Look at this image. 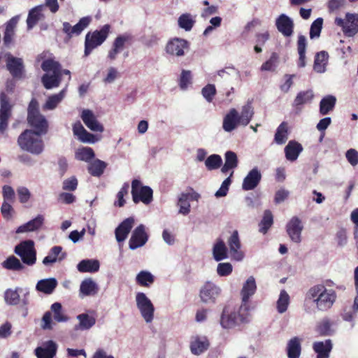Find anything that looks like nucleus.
<instances>
[{"mask_svg": "<svg viewBox=\"0 0 358 358\" xmlns=\"http://www.w3.org/2000/svg\"><path fill=\"white\" fill-rule=\"evenodd\" d=\"M337 294L332 289H327L322 283L310 287L305 294L303 308L308 314L317 311L325 312L329 310L336 302Z\"/></svg>", "mask_w": 358, "mask_h": 358, "instance_id": "1", "label": "nucleus"}, {"mask_svg": "<svg viewBox=\"0 0 358 358\" xmlns=\"http://www.w3.org/2000/svg\"><path fill=\"white\" fill-rule=\"evenodd\" d=\"M248 310H241V306L238 308L226 306L224 308L220 316V323L225 329H233L241 323L248 322Z\"/></svg>", "mask_w": 358, "mask_h": 358, "instance_id": "2", "label": "nucleus"}, {"mask_svg": "<svg viewBox=\"0 0 358 358\" xmlns=\"http://www.w3.org/2000/svg\"><path fill=\"white\" fill-rule=\"evenodd\" d=\"M43 134L31 129H27L18 137V145L24 150L34 155H39L44 148L43 142L41 138V135Z\"/></svg>", "mask_w": 358, "mask_h": 358, "instance_id": "3", "label": "nucleus"}, {"mask_svg": "<svg viewBox=\"0 0 358 358\" xmlns=\"http://www.w3.org/2000/svg\"><path fill=\"white\" fill-rule=\"evenodd\" d=\"M27 120L29 125L35 129V132L45 134L48 131V123L45 116L38 110V103L32 99L28 107Z\"/></svg>", "mask_w": 358, "mask_h": 358, "instance_id": "4", "label": "nucleus"}, {"mask_svg": "<svg viewBox=\"0 0 358 358\" xmlns=\"http://www.w3.org/2000/svg\"><path fill=\"white\" fill-rule=\"evenodd\" d=\"M135 303L143 320L150 324L155 318V306L151 300L143 293L138 292L135 295Z\"/></svg>", "mask_w": 358, "mask_h": 358, "instance_id": "5", "label": "nucleus"}, {"mask_svg": "<svg viewBox=\"0 0 358 358\" xmlns=\"http://www.w3.org/2000/svg\"><path fill=\"white\" fill-rule=\"evenodd\" d=\"M110 30V26L105 24L100 30L93 33H88L85 36V55H89L92 50L101 45L107 38Z\"/></svg>", "mask_w": 358, "mask_h": 358, "instance_id": "6", "label": "nucleus"}, {"mask_svg": "<svg viewBox=\"0 0 358 358\" xmlns=\"http://www.w3.org/2000/svg\"><path fill=\"white\" fill-rule=\"evenodd\" d=\"M131 195L135 203L141 201L148 205L152 201L153 191L150 187L143 186L139 180L134 179L131 182Z\"/></svg>", "mask_w": 358, "mask_h": 358, "instance_id": "7", "label": "nucleus"}, {"mask_svg": "<svg viewBox=\"0 0 358 358\" xmlns=\"http://www.w3.org/2000/svg\"><path fill=\"white\" fill-rule=\"evenodd\" d=\"M15 252L22 259L24 264L32 266L36 261V252L32 241H23L15 248Z\"/></svg>", "mask_w": 358, "mask_h": 358, "instance_id": "8", "label": "nucleus"}, {"mask_svg": "<svg viewBox=\"0 0 358 358\" xmlns=\"http://www.w3.org/2000/svg\"><path fill=\"white\" fill-rule=\"evenodd\" d=\"M335 23L348 37H352L358 32V14L347 13L345 19L336 17Z\"/></svg>", "mask_w": 358, "mask_h": 358, "instance_id": "9", "label": "nucleus"}, {"mask_svg": "<svg viewBox=\"0 0 358 358\" xmlns=\"http://www.w3.org/2000/svg\"><path fill=\"white\" fill-rule=\"evenodd\" d=\"M221 288L213 282H206L200 288L199 297L205 303H215L221 294Z\"/></svg>", "mask_w": 358, "mask_h": 358, "instance_id": "10", "label": "nucleus"}, {"mask_svg": "<svg viewBox=\"0 0 358 358\" xmlns=\"http://www.w3.org/2000/svg\"><path fill=\"white\" fill-rule=\"evenodd\" d=\"M257 284L255 278L253 276H250L243 284L241 290V295L242 299V303L241 305V310L249 309L248 301L256 292Z\"/></svg>", "mask_w": 358, "mask_h": 358, "instance_id": "11", "label": "nucleus"}, {"mask_svg": "<svg viewBox=\"0 0 358 358\" xmlns=\"http://www.w3.org/2000/svg\"><path fill=\"white\" fill-rule=\"evenodd\" d=\"M148 240V235L143 224L138 226L133 231L129 241V247L134 250L143 246Z\"/></svg>", "mask_w": 358, "mask_h": 358, "instance_id": "12", "label": "nucleus"}, {"mask_svg": "<svg viewBox=\"0 0 358 358\" xmlns=\"http://www.w3.org/2000/svg\"><path fill=\"white\" fill-rule=\"evenodd\" d=\"M11 113L12 106L8 103L6 95L2 92L0 95V133L6 131Z\"/></svg>", "mask_w": 358, "mask_h": 358, "instance_id": "13", "label": "nucleus"}, {"mask_svg": "<svg viewBox=\"0 0 358 358\" xmlns=\"http://www.w3.org/2000/svg\"><path fill=\"white\" fill-rule=\"evenodd\" d=\"M187 48L188 42L186 40L174 38L167 43L165 50L170 55L182 57L185 55V50Z\"/></svg>", "mask_w": 358, "mask_h": 358, "instance_id": "14", "label": "nucleus"}, {"mask_svg": "<svg viewBox=\"0 0 358 358\" xmlns=\"http://www.w3.org/2000/svg\"><path fill=\"white\" fill-rule=\"evenodd\" d=\"M227 243L231 258L238 262L242 261L244 258V253L241 250V244L238 231L235 230L232 232L227 241Z\"/></svg>", "mask_w": 358, "mask_h": 358, "instance_id": "15", "label": "nucleus"}, {"mask_svg": "<svg viewBox=\"0 0 358 358\" xmlns=\"http://www.w3.org/2000/svg\"><path fill=\"white\" fill-rule=\"evenodd\" d=\"M210 346L208 338L206 336L196 335L191 337L190 351L194 355H200L206 352Z\"/></svg>", "mask_w": 358, "mask_h": 358, "instance_id": "16", "label": "nucleus"}, {"mask_svg": "<svg viewBox=\"0 0 358 358\" xmlns=\"http://www.w3.org/2000/svg\"><path fill=\"white\" fill-rule=\"evenodd\" d=\"M262 180V173L257 167L251 169L243 178L242 189L245 191L255 189Z\"/></svg>", "mask_w": 358, "mask_h": 358, "instance_id": "17", "label": "nucleus"}, {"mask_svg": "<svg viewBox=\"0 0 358 358\" xmlns=\"http://www.w3.org/2000/svg\"><path fill=\"white\" fill-rule=\"evenodd\" d=\"M301 220L297 217H293L287 224V232L291 240L296 243L301 241V234L303 230Z\"/></svg>", "mask_w": 358, "mask_h": 358, "instance_id": "18", "label": "nucleus"}, {"mask_svg": "<svg viewBox=\"0 0 358 358\" xmlns=\"http://www.w3.org/2000/svg\"><path fill=\"white\" fill-rule=\"evenodd\" d=\"M275 25L278 31L285 37L287 38L292 36L294 33V22L285 14H281L276 19Z\"/></svg>", "mask_w": 358, "mask_h": 358, "instance_id": "19", "label": "nucleus"}, {"mask_svg": "<svg viewBox=\"0 0 358 358\" xmlns=\"http://www.w3.org/2000/svg\"><path fill=\"white\" fill-rule=\"evenodd\" d=\"M73 133L80 142L84 143H94L98 141L95 136L89 133L79 121L73 124Z\"/></svg>", "mask_w": 358, "mask_h": 358, "instance_id": "20", "label": "nucleus"}, {"mask_svg": "<svg viewBox=\"0 0 358 358\" xmlns=\"http://www.w3.org/2000/svg\"><path fill=\"white\" fill-rule=\"evenodd\" d=\"M81 119L91 131L98 132L103 131L104 129L103 125L99 122L92 110L88 109L83 110L81 113Z\"/></svg>", "mask_w": 358, "mask_h": 358, "instance_id": "21", "label": "nucleus"}, {"mask_svg": "<svg viewBox=\"0 0 358 358\" xmlns=\"http://www.w3.org/2000/svg\"><path fill=\"white\" fill-rule=\"evenodd\" d=\"M57 345L53 341H48L35 349L37 358H53L57 352Z\"/></svg>", "mask_w": 358, "mask_h": 358, "instance_id": "22", "label": "nucleus"}, {"mask_svg": "<svg viewBox=\"0 0 358 358\" xmlns=\"http://www.w3.org/2000/svg\"><path fill=\"white\" fill-rule=\"evenodd\" d=\"M134 221L133 217H129L123 220L115 229V234L117 242H122L127 238L128 234L134 226Z\"/></svg>", "mask_w": 358, "mask_h": 358, "instance_id": "23", "label": "nucleus"}, {"mask_svg": "<svg viewBox=\"0 0 358 358\" xmlns=\"http://www.w3.org/2000/svg\"><path fill=\"white\" fill-rule=\"evenodd\" d=\"M6 58L7 69L10 74L15 78H20L23 71V61L21 58H17L8 54Z\"/></svg>", "mask_w": 358, "mask_h": 358, "instance_id": "24", "label": "nucleus"}, {"mask_svg": "<svg viewBox=\"0 0 358 358\" xmlns=\"http://www.w3.org/2000/svg\"><path fill=\"white\" fill-rule=\"evenodd\" d=\"M66 257V253L62 252L61 246H54L50 251L48 255L43 259V264L45 266H50L56 262H61Z\"/></svg>", "mask_w": 358, "mask_h": 358, "instance_id": "25", "label": "nucleus"}, {"mask_svg": "<svg viewBox=\"0 0 358 358\" xmlns=\"http://www.w3.org/2000/svg\"><path fill=\"white\" fill-rule=\"evenodd\" d=\"M333 344L330 339L324 341H317L313 345V349L317 354L316 358H329Z\"/></svg>", "mask_w": 358, "mask_h": 358, "instance_id": "26", "label": "nucleus"}, {"mask_svg": "<svg viewBox=\"0 0 358 358\" xmlns=\"http://www.w3.org/2000/svg\"><path fill=\"white\" fill-rule=\"evenodd\" d=\"M238 125V113L235 108H231L223 119L222 128L225 131L231 132Z\"/></svg>", "mask_w": 358, "mask_h": 358, "instance_id": "27", "label": "nucleus"}, {"mask_svg": "<svg viewBox=\"0 0 358 358\" xmlns=\"http://www.w3.org/2000/svg\"><path fill=\"white\" fill-rule=\"evenodd\" d=\"M67 85L59 93L52 94L48 96L45 103L43 106V110H55L57 106L63 101L66 95Z\"/></svg>", "mask_w": 358, "mask_h": 358, "instance_id": "28", "label": "nucleus"}, {"mask_svg": "<svg viewBox=\"0 0 358 358\" xmlns=\"http://www.w3.org/2000/svg\"><path fill=\"white\" fill-rule=\"evenodd\" d=\"M99 286L91 278H85L80 285V295L81 296H94L98 293Z\"/></svg>", "mask_w": 358, "mask_h": 358, "instance_id": "29", "label": "nucleus"}, {"mask_svg": "<svg viewBox=\"0 0 358 358\" xmlns=\"http://www.w3.org/2000/svg\"><path fill=\"white\" fill-rule=\"evenodd\" d=\"M62 82V72L45 73L41 78V83L47 90H52L59 86Z\"/></svg>", "mask_w": 358, "mask_h": 358, "instance_id": "30", "label": "nucleus"}, {"mask_svg": "<svg viewBox=\"0 0 358 358\" xmlns=\"http://www.w3.org/2000/svg\"><path fill=\"white\" fill-rule=\"evenodd\" d=\"M303 150L302 145L295 141H290L285 148V157L288 161L294 162Z\"/></svg>", "mask_w": 358, "mask_h": 358, "instance_id": "31", "label": "nucleus"}, {"mask_svg": "<svg viewBox=\"0 0 358 358\" xmlns=\"http://www.w3.org/2000/svg\"><path fill=\"white\" fill-rule=\"evenodd\" d=\"M78 324L74 327L75 330H89L96 323V318L88 313H81L76 316Z\"/></svg>", "mask_w": 358, "mask_h": 358, "instance_id": "32", "label": "nucleus"}, {"mask_svg": "<svg viewBox=\"0 0 358 358\" xmlns=\"http://www.w3.org/2000/svg\"><path fill=\"white\" fill-rule=\"evenodd\" d=\"M57 280L55 278L42 279L38 281L36 289L45 294H51L57 286Z\"/></svg>", "mask_w": 358, "mask_h": 358, "instance_id": "33", "label": "nucleus"}, {"mask_svg": "<svg viewBox=\"0 0 358 358\" xmlns=\"http://www.w3.org/2000/svg\"><path fill=\"white\" fill-rule=\"evenodd\" d=\"M329 54L326 51H320L315 56L313 64V69L318 73H323L327 70V65L328 64Z\"/></svg>", "mask_w": 358, "mask_h": 358, "instance_id": "34", "label": "nucleus"}, {"mask_svg": "<svg viewBox=\"0 0 358 358\" xmlns=\"http://www.w3.org/2000/svg\"><path fill=\"white\" fill-rule=\"evenodd\" d=\"M99 262L94 259H83L77 265V269L80 273H95L99 270Z\"/></svg>", "mask_w": 358, "mask_h": 358, "instance_id": "35", "label": "nucleus"}, {"mask_svg": "<svg viewBox=\"0 0 358 358\" xmlns=\"http://www.w3.org/2000/svg\"><path fill=\"white\" fill-rule=\"evenodd\" d=\"M307 48V38L305 36L299 34L297 40V51L299 54L298 66L303 68L306 65V53Z\"/></svg>", "mask_w": 358, "mask_h": 358, "instance_id": "36", "label": "nucleus"}, {"mask_svg": "<svg viewBox=\"0 0 358 358\" xmlns=\"http://www.w3.org/2000/svg\"><path fill=\"white\" fill-rule=\"evenodd\" d=\"M213 256L216 262H220L228 258V250L222 239H217L213 245Z\"/></svg>", "mask_w": 358, "mask_h": 358, "instance_id": "37", "label": "nucleus"}, {"mask_svg": "<svg viewBox=\"0 0 358 358\" xmlns=\"http://www.w3.org/2000/svg\"><path fill=\"white\" fill-rule=\"evenodd\" d=\"M238 165L237 155L231 150L227 151L224 154V164L221 169L223 173H227L229 170L236 169Z\"/></svg>", "mask_w": 358, "mask_h": 358, "instance_id": "38", "label": "nucleus"}, {"mask_svg": "<svg viewBox=\"0 0 358 358\" xmlns=\"http://www.w3.org/2000/svg\"><path fill=\"white\" fill-rule=\"evenodd\" d=\"M43 5L33 8L29 12L27 19L28 29H32L43 17Z\"/></svg>", "mask_w": 358, "mask_h": 358, "instance_id": "39", "label": "nucleus"}, {"mask_svg": "<svg viewBox=\"0 0 358 358\" xmlns=\"http://www.w3.org/2000/svg\"><path fill=\"white\" fill-rule=\"evenodd\" d=\"M22 289L17 287L15 289L8 288L4 292V301L7 305L17 306L20 303V292Z\"/></svg>", "mask_w": 358, "mask_h": 358, "instance_id": "40", "label": "nucleus"}, {"mask_svg": "<svg viewBox=\"0 0 358 358\" xmlns=\"http://www.w3.org/2000/svg\"><path fill=\"white\" fill-rule=\"evenodd\" d=\"M44 218L42 215H39L34 219L29 221L26 224L21 225L17 228L16 232L17 234L34 231L41 227L43 222Z\"/></svg>", "mask_w": 358, "mask_h": 358, "instance_id": "41", "label": "nucleus"}, {"mask_svg": "<svg viewBox=\"0 0 358 358\" xmlns=\"http://www.w3.org/2000/svg\"><path fill=\"white\" fill-rule=\"evenodd\" d=\"M336 98L333 95H327L322 99L320 103V113L322 115H327L334 110Z\"/></svg>", "mask_w": 358, "mask_h": 358, "instance_id": "42", "label": "nucleus"}, {"mask_svg": "<svg viewBox=\"0 0 358 358\" xmlns=\"http://www.w3.org/2000/svg\"><path fill=\"white\" fill-rule=\"evenodd\" d=\"M254 115V110L250 102L242 107L241 115L238 114L239 124L241 126H247Z\"/></svg>", "mask_w": 358, "mask_h": 358, "instance_id": "43", "label": "nucleus"}, {"mask_svg": "<svg viewBox=\"0 0 358 358\" xmlns=\"http://www.w3.org/2000/svg\"><path fill=\"white\" fill-rule=\"evenodd\" d=\"M301 341L297 337L292 338L287 343V351L288 358H299L301 355Z\"/></svg>", "mask_w": 358, "mask_h": 358, "instance_id": "44", "label": "nucleus"}, {"mask_svg": "<svg viewBox=\"0 0 358 358\" xmlns=\"http://www.w3.org/2000/svg\"><path fill=\"white\" fill-rule=\"evenodd\" d=\"M314 97L313 92L311 90L299 92L293 102V106L297 108L300 106L310 103Z\"/></svg>", "mask_w": 358, "mask_h": 358, "instance_id": "45", "label": "nucleus"}, {"mask_svg": "<svg viewBox=\"0 0 358 358\" xmlns=\"http://www.w3.org/2000/svg\"><path fill=\"white\" fill-rule=\"evenodd\" d=\"M289 295L285 289L281 290L278 299L276 302V308L278 312L280 314L285 313L289 307Z\"/></svg>", "mask_w": 358, "mask_h": 358, "instance_id": "46", "label": "nucleus"}, {"mask_svg": "<svg viewBox=\"0 0 358 358\" xmlns=\"http://www.w3.org/2000/svg\"><path fill=\"white\" fill-rule=\"evenodd\" d=\"M106 166L107 164L106 162L96 159L90 163L88 171L92 176L99 177L103 174Z\"/></svg>", "mask_w": 358, "mask_h": 358, "instance_id": "47", "label": "nucleus"}, {"mask_svg": "<svg viewBox=\"0 0 358 358\" xmlns=\"http://www.w3.org/2000/svg\"><path fill=\"white\" fill-rule=\"evenodd\" d=\"M95 156L94 152L92 148L90 147H82L76 151L75 157L76 159L90 162Z\"/></svg>", "mask_w": 358, "mask_h": 358, "instance_id": "48", "label": "nucleus"}, {"mask_svg": "<svg viewBox=\"0 0 358 358\" xmlns=\"http://www.w3.org/2000/svg\"><path fill=\"white\" fill-rule=\"evenodd\" d=\"M288 139V129L287 123L283 122H282L278 127L277 128L274 141L278 145H282L285 143V142Z\"/></svg>", "mask_w": 358, "mask_h": 358, "instance_id": "49", "label": "nucleus"}, {"mask_svg": "<svg viewBox=\"0 0 358 358\" xmlns=\"http://www.w3.org/2000/svg\"><path fill=\"white\" fill-rule=\"evenodd\" d=\"M41 69L45 73H54L62 72L59 63L53 59H46L41 64Z\"/></svg>", "mask_w": 358, "mask_h": 358, "instance_id": "50", "label": "nucleus"}, {"mask_svg": "<svg viewBox=\"0 0 358 358\" xmlns=\"http://www.w3.org/2000/svg\"><path fill=\"white\" fill-rule=\"evenodd\" d=\"M195 23L194 17L190 13L182 14L178 20V24L180 28L186 31H190Z\"/></svg>", "mask_w": 358, "mask_h": 358, "instance_id": "51", "label": "nucleus"}, {"mask_svg": "<svg viewBox=\"0 0 358 358\" xmlns=\"http://www.w3.org/2000/svg\"><path fill=\"white\" fill-rule=\"evenodd\" d=\"M1 265L4 268L10 271H18L24 268V266L20 261L13 255L8 257L2 262Z\"/></svg>", "mask_w": 358, "mask_h": 358, "instance_id": "52", "label": "nucleus"}, {"mask_svg": "<svg viewBox=\"0 0 358 358\" xmlns=\"http://www.w3.org/2000/svg\"><path fill=\"white\" fill-rule=\"evenodd\" d=\"M91 22L90 17H83L73 27H71L69 38L78 36L90 24Z\"/></svg>", "mask_w": 358, "mask_h": 358, "instance_id": "53", "label": "nucleus"}, {"mask_svg": "<svg viewBox=\"0 0 358 358\" xmlns=\"http://www.w3.org/2000/svg\"><path fill=\"white\" fill-rule=\"evenodd\" d=\"M136 281L141 286L150 287L154 282V276L149 271H141L137 274Z\"/></svg>", "mask_w": 358, "mask_h": 358, "instance_id": "54", "label": "nucleus"}, {"mask_svg": "<svg viewBox=\"0 0 358 358\" xmlns=\"http://www.w3.org/2000/svg\"><path fill=\"white\" fill-rule=\"evenodd\" d=\"M222 164V157L217 154H213L208 156L205 160V166L209 171L218 169Z\"/></svg>", "mask_w": 358, "mask_h": 358, "instance_id": "55", "label": "nucleus"}, {"mask_svg": "<svg viewBox=\"0 0 358 358\" xmlns=\"http://www.w3.org/2000/svg\"><path fill=\"white\" fill-rule=\"evenodd\" d=\"M177 206L179 207L178 212L180 214L187 215L189 213L191 207L189 200L185 193H182L179 195Z\"/></svg>", "mask_w": 358, "mask_h": 358, "instance_id": "56", "label": "nucleus"}, {"mask_svg": "<svg viewBox=\"0 0 358 358\" xmlns=\"http://www.w3.org/2000/svg\"><path fill=\"white\" fill-rule=\"evenodd\" d=\"M192 84V76L189 70H182L179 78L178 85L180 88L185 91Z\"/></svg>", "mask_w": 358, "mask_h": 358, "instance_id": "57", "label": "nucleus"}, {"mask_svg": "<svg viewBox=\"0 0 358 358\" xmlns=\"http://www.w3.org/2000/svg\"><path fill=\"white\" fill-rule=\"evenodd\" d=\"M51 310L53 312L54 320L58 322H65L69 320V317L62 312V304L55 302L51 306Z\"/></svg>", "mask_w": 358, "mask_h": 358, "instance_id": "58", "label": "nucleus"}, {"mask_svg": "<svg viewBox=\"0 0 358 358\" xmlns=\"http://www.w3.org/2000/svg\"><path fill=\"white\" fill-rule=\"evenodd\" d=\"M273 215L268 210L264 211L263 218L259 224V231L266 234L273 224Z\"/></svg>", "mask_w": 358, "mask_h": 358, "instance_id": "59", "label": "nucleus"}, {"mask_svg": "<svg viewBox=\"0 0 358 358\" xmlns=\"http://www.w3.org/2000/svg\"><path fill=\"white\" fill-rule=\"evenodd\" d=\"M278 55L275 52H273L270 58L265 62L261 66L262 71H273L278 64Z\"/></svg>", "mask_w": 358, "mask_h": 358, "instance_id": "60", "label": "nucleus"}, {"mask_svg": "<svg viewBox=\"0 0 358 358\" xmlns=\"http://www.w3.org/2000/svg\"><path fill=\"white\" fill-rule=\"evenodd\" d=\"M323 20L321 17L316 19L311 24L310 29V38L311 39L317 38L320 36L322 28Z\"/></svg>", "mask_w": 358, "mask_h": 358, "instance_id": "61", "label": "nucleus"}, {"mask_svg": "<svg viewBox=\"0 0 358 358\" xmlns=\"http://www.w3.org/2000/svg\"><path fill=\"white\" fill-rule=\"evenodd\" d=\"M234 174V171H232L228 178H227L222 183L220 189L215 192V196L217 198L225 196L227 194L229 191V187L231 184V179Z\"/></svg>", "mask_w": 358, "mask_h": 358, "instance_id": "62", "label": "nucleus"}, {"mask_svg": "<svg viewBox=\"0 0 358 358\" xmlns=\"http://www.w3.org/2000/svg\"><path fill=\"white\" fill-rule=\"evenodd\" d=\"M129 185L128 182H124L117 194V201H115L114 205L118 207H122L125 204L124 196L128 194Z\"/></svg>", "mask_w": 358, "mask_h": 358, "instance_id": "63", "label": "nucleus"}, {"mask_svg": "<svg viewBox=\"0 0 358 358\" xmlns=\"http://www.w3.org/2000/svg\"><path fill=\"white\" fill-rule=\"evenodd\" d=\"M201 94L204 99L208 102H212L215 95L216 94V88L213 84H208L201 90Z\"/></svg>", "mask_w": 358, "mask_h": 358, "instance_id": "64", "label": "nucleus"}]
</instances>
